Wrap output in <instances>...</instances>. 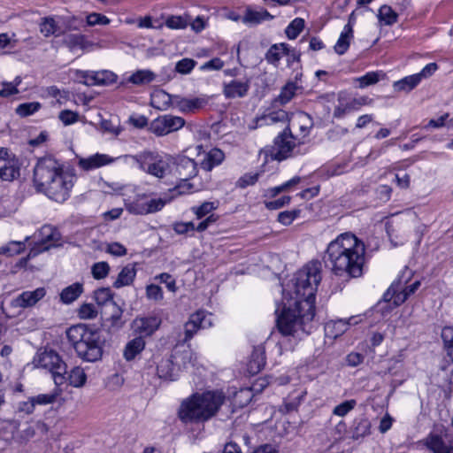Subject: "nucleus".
Returning a JSON list of instances; mask_svg holds the SVG:
<instances>
[{
    "label": "nucleus",
    "instance_id": "1",
    "mask_svg": "<svg viewBox=\"0 0 453 453\" xmlns=\"http://www.w3.org/2000/svg\"><path fill=\"white\" fill-rule=\"evenodd\" d=\"M322 265L312 260L298 270L282 289V303L275 311H314L315 293L321 281Z\"/></svg>",
    "mask_w": 453,
    "mask_h": 453
},
{
    "label": "nucleus",
    "instance_id": "2",
    "mask_svg": "<svg viewBox=\"0 0 453 453\" xmlns=\"http://www.w3.org/2000/svg\"><path fill=\"white\" fill-rule=\"evenodd\" d=\"M75 180L74 171L65 168L62 163L51 156L39 158L34 167L36 188L58 203H64L69 198Z\"/></svg>",
    "mask_w": 453,
    "mask_h": 453
},
{
    "label": "nucleus",
    "instance_id": "3",
    "mask_svg": "<svg viewBox=\"0 0 453 453\" xmlns=\"http://www.w3.org/2000/svg\"><path fill=\"white\" fill-rule=\"evenodd\" d=\"M365 244L354 234L345 233L331 242L326 250L332 271L339 276L360 277L365 265Z\"/></svg>",
    "mask_w": 453,
    "mask_h": 453
},
{
    "label": "nucleus",
    "instance_id": "4",
    "mask_svg": "<svg viewBox=\"0 0 453 453\" xmlns=\"http://www.w3.org/2000/svg\"><path fill=\"white\" fill-rule=\"evenodd\" d=\"M225 399V395L219 391L194 394L181 403L179 418L184 423L206 421L218 412Z\"/></svg>",
    "mask_w": 453,
    "mask_h": 453
},
{
    "label": "nucleus",
    "instance_id": "5",
    "mask_svg": "<svg viewBox=\"0 0 453 453\" xmlns=\"http://www.w3.org/2000/svg\"><path fill=\"white\" fill-rule=\"evenodd\" d=\"M67 335L73 343L78 356L85 361L96 362L103 355L100 332L81 325L71 327Z\"/></svg>",
    "mask_w": 453,
    "mask_h": 453
},
{
    "label": "nucleus",
    "instance_id": "6",
    "mask_svg": "<svg viewBox=\"0 0 453 453\" xmlns=\"http://www.w3.org/2000/svg\"><path fill=\"white\" fill-rule=\"evenodd\" d=\"M412 273L409 269L402 272V274L388 288L383 296V299L377 303V311H388L404 303L408 296L419 288L420 282L415 280L411 285L407 283L411 280Z\"/></svg>",
    "mask_w": 453,
    "mask_h": 453
},
{
    "label": "nucleus",
    "instance_id": "7",
    "mask_svg": "<svg viewBox=\"0 0 453 453\" xmlns=\"http://www.w3.org/2000/svg\"><path fill=\"white\" fill-rule=\"evenodd\" d=\"M130 157L138 164L141 170L158 179L171 173L174 158L168 154L144 150Z\"/></svg>",
    "mask_w": 453,
    "mask_h": 453
},
{
    "label": "nucleus",
    "instance_id": "8",
    "mask_svg": "<svg viewBox=\"0 0 453 453\" xmlns=\"http://www.w3.org/2000/svg\"><path fill=\"white\" fill-rule=\"evenodd\" d=\"M33 363L35 367L48 370L57 387L65 382L66 365L54 350L45 349L38 352L34 357Z\"/></svg>",
    "mask_w": 453,
    "mask_h": 453
},
{
    "label": "nucleus",
    "instance_id": "9",
    "mask_svg": "<svg viewBox=\"0 0 453 453\" xmlns=\"http://www.w3.org/2000/svg\"><path fill=\"white\" fill-rule=\"evenodd\" d=\"M315 313H280L277 326L283 335H296L299 332L309 333Z\"/></svg>",
    "mask_w": 453,
    "mask_h": 453
},
{
    "label": "nucleus",
    "instance_id": "10",
    "mask_svg": "<svg viewBox=\"0 0 453 453\" xmlns=\"http://www.w3.org/2000/svg\"><path fill=\"white\" fill-rule=\"evenodd\" d=\"M176 174L178 175L181 183L176 187L179 194H184L193 189V185L188 182V180L194 178L197 174L196 163L187 157H179L176 161Z\"/></svg>",
    "mask_w": 453,
    "mask_h": 453
},
{
    "label": "nucleus",
    "instance_id": "11",
    "mask_svg": "<svg viewBox=\"0 0 453 453\" xmlns=\"http://www.w3.org/2000/svg\"><path fill=\"white\" fill-rule=\"evenodd\" d=\"M296 144V139L292 135L290 129H285L274 139V144L270 150V156L274 160L282 161L293 155Z\"/></svg>",
    "mask_w": 453,
    "mask_h": 453
},
{
    "label": "nucleus",
    "instance_id": "12",
    "mask_svg": "<svg viewBox=\"0 0 453 453\" xmlns=\"http://www.w3.org/2000/svg\"><path fill=\"white\" fill-rule=\"evenodd\" d=\"M437 69L438 65L436 63H429L419 73L395 81L393 88L395 91L410 92L415 88L422 80L431 77Z\"/></svg>",
    "mask_w": 453,
    "mask_h": 453
},
{
    "label": "nucleus",
    "instance_id": "13",
    "mask_svg": "<svg viewBox=\"0 0 453 453\" xmlns=\"http://www.w3.org/2000/svg\"><path fill=\"white\" fill-rule=\"evenodd\" d=\"M185 125V119L170 114L159 116L151 121L150 129L157 136H164L178 131Z\"/></svg>",
    "mask_w": 453,
    "mask_h": 453
},
{
    "label": "nucleus",
    "instance_id": "14",
    "mask_svg": "<svg viewBox=\"0 0 453 453\" xmlns=\"http://www.w3.org/2000/svg\"><path fill=\"white\" fill-rule=\"evenodd\" d=\"M443 436H447V428L443 426H436L420 443L433 453H453V446L448 444Z\"/></svg>",
    "mask_w": 453,
    "mask_h": 453
},
{
    "label": "nucleus",
    "instance_id": "15",
    "mask_svg": "<svg viewBox=\"0 0 453 453\" xmlns=\"http://www.w3.org/2000/svg\"><path fill=\"white\" fill-rule=\"evenodd\" d=\"M20 165L15 155L5 149H0V178L3 180L12 181L19 177Z\"/></svg>",
    "mask_w": 453,
    "mask_h": 453
},
{
    "label": "nucleus",
    "instance_id": "16",
    "mask_svg": "<svg viewBox=\"0 0 453 453\" xmlns=\"http://www.w3.org/2000/svg\"><path fill=\"white\" fill-rule=\"evenodd\" d=\"M161 324V319L155 313H143L138 316L132 323V329L140 336L152 334Z\"/></svg>",
    "mask_w": 453,
    "mask_h": 453
},
{
    "label": "nucleus",
    "instance_id": "17",
    "mask_svg": "<svg viewBox=\"0 0 453 453\" xmlns=\"http://www.w3.org/2000/svg\"><path fill=\"white\" fill-rule=\"evenodd\" d=\"M171 355L176 368H179V373L183 370H188V368L195 366L196 365V355L189 346H176Z\"/></svg>",
    "mask_w": 453,
    "mask_h": 453
},
{
    "label": "nucleus",
    "instance_id": "18",
    "mask_svg": "<svg viewBox=\"0 0 453 453\" xmlns=\"http://www.w3.org/2000/svg\"><path fill=\"white\" fill-rule=\"evenodd\" d=\"M213 313H191L185 324V340H189L199 329L208 328L212 326Z\"/></svg>",
    "mask_w": 453,
    "mask_h": 453
},
{
    "label": "nucleus",
    "instance_id": "19",
    "mask_svg": "<svg viewBox=\"0 0 453 453\" xmlns=\"http://www.w3.org/2000/svg\"><path fill=\"white\" fill-rule=\"evenodd\" d=\"M81 77L84 79L83 83L87 86L109 85L116 81L117 75L108 70L102 71H81Z\"/></svg>",
    "mask_w": 453,
    "mask_h": 453
},
{
    "label": "nucleus",
    "instance_id": "20",
    "mask_svg": "<svg viewBox=\"0 0 453 453\" xmlns=\"http://www.w3.org/2000/svg\"><path fill=\"white\" fill-rule=\"evenodd\" d=\"M250 87V80H233L223 84V94L227 99L242 98L247 96Z\"/></svg>",
    "mask_w": 453,
    "mask_h": 453
},
{
    "label": "nucleus",
    "instance_id": "21",
    "mask_svg": "<svg viewBox=\"0 0 453 453\" xmlns=\"http://www.w3.org/2000/svg\"><path fill=\"white\" fill-rule=\"evenodd\" d=\"M206 104V100L200 97H182L174 95L173 108L178 109L182 113H191L203 108Z\"/></svg>",
    "mask_w": 453,
    "mask_h": 453
},
{
    "label": "nucleus",
    "instance_id": "22",
    "mask_svg": "<svg viewBox=\"0 0 453 453\" xmlns=\"http://www.w3.org/2000/svg\"><path fill=\"white\" fill-rule=\"evenodd\" d=\"M357 317L358 316H353L349 318V321H345L343 319L328 321L326 323L324 328L326 337L330 339H336L348 329L349 325L357 324L359 322Z\"/></svg>",
    "mask_w": 453,
    "mask_h": 453
},
{
    "label": "nucleus",
    "instance_id": "23",
    "mask_svg": "<svg viewBox=\"0 0 453 453\" xmlns=\"http://www.w3.org/2000/svg\"><path fill=\"white\" fill-rule=\"evenodd\" d=\"M46 294L44 288H38L34 291H26L12 301L14 308H28L35 305Z\"/></svg>",
    "mask_w": 453,
    "mask_h": 453
},
{
    "label": "nucleus",
    "instance_id": "24",
    "mask_svg": "<svg viewBox=\"0 0 453 453\" xmlns=\"http://www.w3.org/2000/svg\"><path fill=\"white\" fill-rule=\"evenodd\" d=\"M113 161L114 159L106 154L96 153L88 157H78V166L88 172L111 164Z\"/></svg>",
    "mask_w": 453,
    "mask_h": 453
},
{
    "label": "nucleus",
    "instance_id": "25",
    "mask_svg": "<svg viewBox=\"0 0 453 453\" xmlns=\"http://www.w3.org/2000/svg\"><path fill=\"white\" fill-rule=\"evenodd\" d=\"M157 374L160 379L175 380L179 377V368H176L172 355L162 358L157 363Z\"/></svg>",
    "mask_w": 453,
    "mask_h": 453
},
{
    "label": "nucleus",
    "instance_id": "26",
    "mask_svg": "<svg viewBox=\"0 0 453 453\" xmlns=\"http://www.w3.org/2000/svg\"><path fill=\"white\" fill-rule=\"evenodd\" d=\"M136 276L135 264H127L119 273L116 280L112 283L115 288L130 286L133 284Z\"/></svg>",
    "mask_w": 453,
    "mask_h": 453
},
{
    "label": "nucleus",
    "instance_id": "27",
    "mask_svg": "<svg viewBox=\"0 0 453 453\" xmlns=\"http://www.w3.org/2000/svg\"><path fill=\"white\" fill-rule=\"evenodd\" d=\"M60 234L58 230H56L51 226H43L39 230V239L42 242V250H46L51 246H55L57 242L59 241Z\"/></svg>",
    "mask_w": 453,
    "mask_h": 453
},
{
    "label": "nucleus",
    "instance_id": "28",
    "mask_svg": "<svg viewBox=\"0 0 453 453\" xmlns=\"http://www.w3.org/2000/svg\"><path fill=\"white\" fill-rule=\"evenodd\" d=\"M337 101L338 104L334 111V118L342 119L347 114L357 111L352 97L349 96L347 94L342 92L339 93Z\"/></svg>",
    "mask_w": 453,
    "mask_h": 453
},
{
    "label": "nucleus",
    "instance_id": "29",
    "mask_svg": "<svg viewBox=\"0 0 453 453\" xmlns=\"http://www.w3.org/2000/svg\"><path fill=\"white\" fill-rule=\"evenodd\" d=\"M224 158L225 154L221 150L217 148L211 149L204 155L203 159L201 161V168L207 172L211 171L213 167L220 165Z\"/></svg>",
    "mask_w": 453,
    "mask_h": 453
},
{
    "label": "nucleus",
    "instance_id": "30",
    "mask_svg": "<svg viewBox=\"0 0 453 453\" xmlns=\"http://www.w3.org/2000/svg\"><path fill=\"white\" fill-rule=\"evenodd\" d=\"M64 43L70 50H74L76 49L88 50L93 46L91 42L86 40L84 35L77 34L67 35L65 37Z\"/></svg>",
    "mask_w": 453,
    "mask_h": 453
},
{
    "label": "nucleus",
    "instance_id": "31",
    "mask_svg": "<svg viewBox=\"0 0 453 453\" xmlns=\"http://www.w3.org/2000/svg\"><path fill=\"white\" fill-rule=\"evenodd\" d=\"M83 292V284L75 282L65 288L60 293V301L63 303H73Z\"/></svg>",
    "mask_w": 453,
    "mask_h": 453
},
{
    "label": "nucleus",
    "instance_id": "32",
    "mask_svg": "<svg viewBox=\"0 0 453 453\" xmlns=\"http://www.w3.org/2000/svg\"><path fill=\"white\" fill-rule=\"evenodd\" d=\"M353 37V29L350 24L345 25L340 37L334 45V50L337 54H344L349 47L350 39Z\"/></svg>",
    "mask_w": 453,
    "mask_h": 453
},
{
    "label": "nucleus",
    "instance_id": "33",
    "mask_svg": "<svg viewBox=\"0 0 453 453\" xmlns=\"http://www.w3.org/2000/svg\"><path fill=\"white\" fill-rule=\"evenodd\" d=\"M273 19V16L265 9H260L259 11L248 9L242 18V22L246 24H259L264 20H271Z\"/></svg>",
    "mask_w": 453,
    "mask_h": 453
},
{
    "label": "nucleus",
    "instance_id": "34",
    "mask_svg": "<svg viewBox=\"0 0 453 453\" xmlns=\"http://www.w3.org/2000/svg\"><path fill=\"white\" fill-rule=\"evenodd\" d=\"M145 342L142 336L136 337L130 341L125 349L124 357L127 360H133L144 349Z\"/></svg>",
    "mask_w": 453,
    "mask_h": 453
},
{
    "label": "nucleus",
    "instance_id": "35",
    "mask_svg": "<svg viewBox=\"0 0 453 453\" xmlns=\"http://www.w3.org/2000/svg\"><path fill=\"white\" fill-rule=\"evenodd\" d=\"M285 55H289V49L287 44H273L267 50L265 59L268 63L276 65Z\"/></svg>",
    "mask_w": 453,
    "mask_h": 453
},
{
    "label": "nucleus",
    "instance_id": "36",
    "mask_svg": "<svg viewBox=\"0 0 453 453\" xmlns=\"http://www.w3.org/2000/svg\"><path fill=\"white\" fill-rule=\"evenodd\" d=\"M87 380V375L83 368L80 366L73 367L69 372L68 376H65V382L74 387L81 388L85 385Z\"/></svg>",
    "mask_w": 453,
    "mask_h": 453
},
{
    "label": "nucleus",
    "instance_id": "37",
    "mask_svg": "<svg viewBox=\"0 0 453 453\" xmlns=\"http://www.w3.org/2000/svg\"><path fill=\"white\" fill-rule=\"evenodd\" d=\"M156 79V74L150 70H138L130 75L127 79L128 82L134 85H146Z\"/></svg>",
    "mask_w": 453,
    "mask_h": 453
},
{
    "label": "nucleus",
    "instance_id": "38",
    "mask_svg": "<svg viewBox=\"0 0 453 453\" xmlns=\"http://www.w3.org/2000/svg\"><path fill=\"white\" fill-rule=\"evenodd\" d=\"M173 97L174 95H170L163 90L156 92L152 96V105L165 110L169 106H173Z\"/></svg>",
    "mask_w": 453,
    "mask_h": 453
},
{
    "label": "nucleus",
    "instance_id": "39",
    "mask_svg": "<svg viewBox=\"0 0 453 453\" xmlns=\"http://www.w3.org/2000/svg\"><path fill=\"white\" fill-rule=\"evenodd\" d=\"M265 365V357L263 348H256L251 355V360L250 361V369L252 372L256 373L259 372Z\"/></svg>",
    "mask_w": 453,
    "mask_h": 453
},
{
    "label": "nucleus",
    "instance_id": "40",
    "mask_svg": "<svg viewBox=\"0 0 453 453\" xmlns=\"http://www.w3.org/2000/svg\"><path fill=\"white\" fill-rule=\"evenodd\" d=\"M59 27L53 18H43L40 23V31L45 36L58 35Z\"/></svg>",
    "mask_w": 453,
    "mask_h": 453
},
{
    "label": "nucleus",
    "instance_id": "41",
    "mask_svg": "<svg viewBox=\"0 0 453 453\" xmlns=\"http://www.w3.org/2000/svg\"><path fill=\"white\" fill-rule=\"evenodd\" d=\"M371 423L367 419L359 420L353 428L351 438L353 440H359L370 434Z\"/></svg>",
    "mask_w": 453,
    "mask_h": 453
},
{
    "label": "nucleus",
    "instance_id": "42",
    "mask_svg": "<svg viewBox=\"0 0 453 453\" xmlns=\"http://www.w3.org/2000/svg\"><path fill=\"white\" fill-rule=\"evenodd\" d=\"M125 206H126L127 211L131 214H134V215L149 214L146 200L136 199L134 201L126 203Z\"/></svg>",
    "mask_w": 453,
    "mask_h": 453
},
{
    "label": "nucleus",
    "instance_id": "43",
    "mask_svg": "<svg viewBox=\"0 0 453 453\" xmlns=\"http://www.w3.org/2000/svg\"><path fill=\"white\" fill-rule=\"evenodd\" d=\"M297 89V86L295 82L289 81L281 89L280 94L277 97L276 101H278L280 104H285L288 103L296 94V90Z\"/></svg>",
    "mask_w": 453,
    "mask_h": 453
},
{
    "label": "nucleus",
    "instance_id": "44",
    "mask_svg": "<svg viewBox=\"0 0 453 453\" xmlns=\"http://www.w3.org/2000/svg\"><path fill=\"white\" fill-rule=\"evenodd\" d=\"M94 299L99 306H104L111 303L112 293L109 288H101L94 292Z\"/></svg>",
    "mask_w": 453,
    "mask_h": 453
},
{
    "label": "nucleus",
    "instance_id": "45",
    "mask_svg": "<svg viewBox=\"0 0 453 453\" xmlns=\"http://www.w3.org/2000/svg\"><path fill=\"white\" fill-rule=\"evenodd\" d=\"M441 338L448 356L453 362V326H445L441 331Z\"/></svg>",
    "mask_w": 453,
    "mask_h": 453
},
{
    "label": "nucleus",
    "instance_id": "46",
    "mask_svg": "<svg viewBox=\"0 0 453 453\" xmlns=\"http://www.w3.org/2000/svg\"><path fill=\"white\" fill-rule=\"evenodd\" d=\"M41 108L38 102L24 103L18 105L15 111L20 117H27L36 112Z\"/></svg>",
    "mask_w": 453,
    "mask_h": 453
},
{
    "label": "nucleus",
    "instance_id": "47",
    "mask_svg": "<svg viewBox=\"0 0 453 453\" xmlns=\"http://www.w3.org/2000/svg\"><path fill=\"white\" fill-rule=\"evenodd\" d=\"M109 273L110 265L104 261L95 263L91 267L92 276L96 280H103L106 278Z\"/></svg>",
    "mask_w": 453,
    "mask_h": 453
},
{
    "label": "nucleus",
    "instance_id": "48",
    "mask_svg": "<svg viewBox=\"0 0 453 453\" xmlns=\"http://www.w3.org/2000/svg\"><path fill=\"white\" fill-rule=\"evenodd\" d=\"M304 27V20L300 18H296L291 21V23L286 28V35L289 39H296L302 32Z\"/></svg>",
    "mask_w": 453,
    "mask_h": 453
},
{
    "label": "nucleus",
    "instance_id": "49",
    "mask_svg": "<svg viewBox=\"0 0 453 453\" xmlns=\"http://www.w3.org/2000/svg\"><path fill=\"white\" fill-rule=\"evenodd\" d=\"M196 65V61L192 58H185L178 61L175 65L174 72L180 74H188Z\"/></svg>",
    "mask_w": 453,
    "mask_h": 453
},
{
    "label": "nucleus",
    "instance_id": "50",
    "mask_svg": "<svg viewBox=\"0 0 453 453\" xmlns=\"http://www.w3.org/2000/svg\"><path fill=\"white\" fill-rule=\"evenodd\" d=\"M378 17L381 21H384L386 25H392L396 22L397 15L391 7L383 5L379 10Z\"/></svg>",
    "mask_w": 453,
    "mask_h": 453
},
{
    "label": "nucleus",
    "instance_id": "51",
    "mask_svg": "<svg viewBox=\"0 0 453 453\" xmlns=\"http://www.w3.org/2000/svg\"><path fill=\"white\" fill-rule=\"evenodd\" d=\"M217 219H218L217 216H215L214 214H211L204 220L201 221L196 226H195L193 222H185V225H187V226H188L187 227L188 233L189 231H194V230H196L198 232H203V231L206 230L209 227V226H211V224L216 222Z\"/></svg>",
    "mask_w": 453,
    "mask_h": 453
},
{
    "label": "nucleus",
    "instance_id": "52",
    "mask_svg": "<svg viewBox=\"0 0 453 453\" xmlns=\"http://www.w3.org/2000/svg\"><path fill=\"white\" fill-rule=\"evenodd\" d=\"M189 24V20L182 16H170L165 20V26L171 29H183Z\"/></svg>",
    "mask_w": 453,
    "mask_h": 453
},
{
    "label": "nucleus",
    "instance_id": "53",
    "mask_svg": "<svg viewBox=\"0 0 453 453\" xmlns=\"http://www.w3.org/2000/svg\"><path fill=\"white\" fill-rule=\"evenodd\" d=\"M357 405V402L354 399L347 400L338 405L333 410V414L338 417H344L349 411H351Z\"/></svg>",
    "mask_w": 453,
    "mask_h": 453
},
{
    "label": "nucleus",
    "instance_id": "54",
    "mask_svg": "<svg viewBox=\"0 0 453 453\" xmlns=\"http://www.w3.org/2000/svg\"><path fill=\"white\" fill-rule=\"evenodd\" d=\"M25 249V244L21 242H11L7 245L0 248V254L14 256L19 254Z\"/></svg>",
    "mask_w": 453,
    "mask_h": 453
},
{
    "label": "nucleus",
    "instance_id": "55",
    "mask_svg": "<svg viewBox=\"0 0 453 453\" xmlns=\"http://www.w3.org/2000/svg\"><path fill=\"white\" fill-rule=\"evenodd\" d=\"M61 390L58 388H55L52 393L50 394H41L33 397L35 404L46 405L52 403L56 401L57 397L59 395Z\"/></svg>",
    "mask_w": 453,
    "mask_h": 453
},
{
    "label": "nucleus",
    "instance_id": "56",
    "mask_svg": "<svg viewBox=\"0 0 453 453\" xmlns=\"http://www.w3.org/2000/svg\"><path fill=\"white\" fill-rule=\"evenodd\" d=\"M383 76L382 73L378 72H369L362 77H359L357 81H359V87L365 88L370 85H373L380 81V77Z\"/></svg>",
    "mask_w": 453,
    "mask_h": 453
},
{
    "label": "nucleus",
    "instance_id": "57",
    "mask_svg": "<svg viewBox=\"0 0 453 453\" xmlns=\"http://www.w3.org/2000/svg\"><path fill=\"white\" fill-rule=\"evenodd\" d=\"M170 201H171V198H169V197L146 200L148 212L154 213V212H157V211L162 210L164 208V206Z\"/></svg>",
    "mask_w": 453,
    "mask_h": 453
},
{
    "label": "nucleus",
    "instance_id": "58",
    "mask_svg": "<svg viewBox=\"0 0 453 453\" xmlns=\"http://www.w3.org/2000/svg\"><path fill=\"white\" fill-rule=\"evenodd\" d=\"M107 315H110L107 318H104V322L102 324L103 327H104L107 330H111V328H119L120 327L122 321H121V316L119 313L115 314H110L106 313Z\"/></svg>",
    "mask_w": 453,
    "mask_h": 453
},
{
    "label": "nucleus",
    "instance_id": "59",
    "mask_svg": "<svg viewBox=\"0 0 453 453\" xmlns=\"http://www.w3.org/2000/svg\"><path fill=\"white\" fill-rule=\"evenodd\" d=\"M110 23V19L100 13L92 12L87 16V24L90 27L96 25H108Z\"/></svg>",
    "mask_w": 453,
    "mask_h": 453
},
{
    "label": "nucleus",
    "instance_id": "60",
    "mask_svg": "<svg viewBox=\"0 0 453 453\" xmlns=\"http://www.w3.org/2000/svg\"><path fill=\"white\" fill-rule=\"evenodd\" d=\"M299 213H300V211H296V210L285 211L279 213L278 220L281 224H283L285 226H288L294 221L295 219L297 218Z\"/></svg>",
    "mask_w": 453,
    "mask_h": 453
},
{
    "label": "nucleus",
    "instance_id": "61",
    "mask_svg": "<svg viewBox=\"0 0 453 453\" xmlns=\"http://www.w3.org/2000/svg\"><path fill=\"white\" fill-rule=\"evenodd\" d=\"M259 177V173H247L241 177L237 181V187L245 188L248 186L254 185Z\"/></svg>",
    "mask_w": 453,
    "mask_h": 453
},
{
    "label": "nucleus",
    "instance_id": "62",
    "mask_svg": "<svg viewBox=\"0 0 453 453\" xmlns=\"http://www.w3.org/2000/svg\"><path fill=\"white\" fill-rule=\"evenodd\" d=\"M146 296L149 299L154 301H160L163 299V291L161 287L150 284L146 288Z\"/></svg>",
    "mask_w": 453,
    "mask_h": 453
},
{
    "label": "nucleus",
    "instance_id": "63",
    "mask_svg": "<svg viewBox=\"0 0 453 453\" xmlns=\"http://www.w3.org/2000/svg\"><path fill=\"white\" fill-rule=\"evenodd\" d=\"M216 207L211 202H204L199 207H194L193 211L196 215L197 219H202L212 211Z\"/></svg>",
    "mask_w": 453,
    "mask_h": 453
},
{
    "label": "nucleus",
    "instance_id": "64",
    "mask_svg": "<svg viewBox=\"0 0 453 453\" xmlns=\"http://www.w3.org/2000/svg\"><path fill=\"white\" fill-rule=\"evenodd\" d=\"M156 280H159L160 282L165 283L169 291L174 293L177 290L176 281L171 274L163 273L156 276Z\"/></svg>",
    "mask_w": 453,
    "mask_h": 453
}]
</instances>
